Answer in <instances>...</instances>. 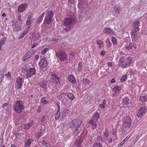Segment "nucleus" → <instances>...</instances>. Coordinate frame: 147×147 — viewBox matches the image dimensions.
<instances>
[{
    "label": "nucleus",
    "mask_w": 147,
    "mask_h": 147,
    "mask_svg": "<svg viewBox=\"0 0 147 147\" xmlns=\"http://www.w3.org/2000/svg\"><path fill=\"white\" fill-rule=\"evenodd\" d=\"M133 62L134 60L131 57L126 58L122 57L119 59V66L123 68H125L129 67L130 64Z\"/></svg>",
    "instance_id": "obj_1"
},
{
    "label": "nucleus",
    "mask_w": 147,
    "mask_h": 147,
    "mask_svg": "<svg viewBox=\"0 0 147 147\" xmlns=\"http://www.w3.org/2000/svg\"><path fill=\"white\" fill-rule=\"evenodd\" d=\"M24 104L23 101L18 100L14 107V110L18 113L22 112L24 109Z\"/></svg>",
    "instance_id": "obj_2"
},
{
    "label": "nucleus",
    "mask_w": 147,
    "mask_h": 147,
    "mask_svg": "<svg viewBox=\"0 0 147 147\" xmlns=\"http://www.w3.org/2000/svg\"><path fill=\"white\" fill-rule=\"evenodd\" d=\"M55 55L61 61H64L67 58V55L65 51L63 50H61L58 52L56 51Z\"/></svg>",
    "instance_id": "obj_3"
},
{
    "label": "nucleus",
    "mask_w": 147,
    "mask_h": 147,
    "mask_svg": "<svg viewBox=\"0 0 147 147\" xmlns=\"http://www.w3.org/2000/svg\"><path fill=\"white\" fill-rule=\"evenodd\" d=\"M77 22V19L73 17L66 18L63 20L64 25L65 27L70 26L73 24L76 23Z\"/></svg>",
    "instance_id": "obj_4"
},
{
    "label": "nucleus",
    "mask_w": 147,
    "mask_h": 147,
    "mask_svg": "<svg viewBox=\"0 0 147 147\" xmlns=\"http://www.w3.org/2000/svg\"><path fill=\"white\" fill-rule=\"evenodd\" d=\"M109 133L108 131L106 130L104 132L101 140H106L109 144H110L112 142L113 139L112 138L109 137Z\"/></svg>",
    "instance_id": "obj_5"
},
{
    "label": "nucleus",
    "mask_w": 147,
    "mask_h": 147,
    "mask_svg": "<svg viewBox=\"0 0 147 147\" xmlns=\"http://www.w3.org/2000/svg\"><path fill=\"white\" fill-rule=\"evenodd\" d=\"M53 13L50 11H47L45 19V22L47 24H50L52 20Z\"/></svg>",
    "instance_id": "obj_6"
},
{
    "label": "nucleus",
    "mask_w": 147,
    "mask_h": 147,
    "mask_svg": "<svg viewBox=\"0 0 147 147\" xmlns=\"http://www.w3.org/2000/svg\"><path fill=\"white\" fill-rule=\"evenodd\" d=\"M51 79L54 82H55L57 84L59 85L60 84L61 79L54 71L51 73Z\"/></svg>",
    "instance_id": "obj_7"
},
{
    "label": "nucleus",
    "mask_w": 147,
    "mask_h": 147,
    "mask_svg": "<svg viewBox=\"0 0 147 147\" xmlns=\"http://www.w3.org/2000/svg\"><path fill=\"white\" fill-rule=\"evenodd\" d=\"M36 51L34 50H30L28 51L23 57L22 60L24 61L32 56Z\"/></svg>",
    "instance_id": "obj_8"
},
{
    "label": "nucleus",
    "mask_w": 147,
    "mask_h": 147,
    "mask_svg": "<svg viewBox=\"0 0 147 147\" xmlns=\"http://www.w3.org/2000/svg\"><path fill=\"white\" fill-rule=\"evenodd\" d=\"M82 122V120L78 118H76L72 120V122L70 123V126L72 127L79 125H81Z\"/></svg>",
    "instance_id": "obj_9"
},
{
    "label": "nucleus",
    "mask_w": 147,
    "mask_h": 147,
    "mask_svg": "<svg viewBox=\"0 0 147 147\" xmlns=\"http://www.w3.org/2000/svg\"><path fill=\"white\" fill-rule=\"evenodd\" d=\"M24 81V80L20 77L17 78L16 80V87L17 89H21L23 86V83Z\"/></svg>",
    "instance_id": "obj_10"
},
{
    "label": "nucleus",
    "mask_w": 147,
    "mask_h": 147,
    "mask_svg": "<svg viewBox=\"0 0 147 147\" xmlns=\"http://www.w3.org/2000/svg\"><path fill=\"white\" fill-rule=\"evenodd\" d=\"M48 64L47 61L44 58L41 59L38 63L40 68L42 69L46 67L47 66Z\"/></svg>",
    "instance_id": "obj_11"
},
{
    "label": "nucleus",
    "mask_w": 147,
    "mask_h": 147,
    "mask_svg": "<svg viewBox=\"0 0 147 147\" xmlns=\"http://www.w3.org/2000/svg\"><path fill=\"white\" fill-rule=\"evenodd\" d=\"M28 7L26 3H22L20 4L18 7V10L20 13H22Z\"/></svg>",
    "instance_id": "obj_12"
},
{
    "label": "nucleus",
    "mask_w": 147,
    "mask_h": 147,
    "mask_svg": "<svg viewBox=\"0 0 147 147\" xmlns=\"http://www.w3.org/2000/svg\"><path fill=\"white\" fill-rule=\"evenodd\" d=\"M36 72V70L34 68H30L27 71L26 74L27 78L31 77L35 74Z\"/></svg>",
    "instance_id": "obj_13"
},
{
    "label": "nucleus",
    "mask_w": 147,
    "mask_h": 147,
    "mask_svg": "<svg viewBox=\"0 0 147 147\" xmlns=\"http://www.w3.org/2000/svg\"><path fill=\"white\" fill-rule=\"evenodd\" d=\"M121 88L120 86H115L113 89V91L115 92V93L113 94V96H117L121 91Z\"/></svg>",
    "instance_id": "obj_14"
},
{
    "label": "nucleus",
    "mask_w": 147,
    "mask_h": 147,
    "mask_svg": "<svg viewBox=\"0 0 147 147\" xmlns=\"http://www.w3.org/2000/svg\"><path fill=\"white\" fill-rule=\"evenodd\" d=\"M146 112V108L144 107H142L140 108L137 113V116L138 117H141L145 114Z\"/></svg>",
    "instance_id": "obj_15"
},
{
    "label": "nucleus",
    "mask_w": 147,
    "mask_h": 147,
    "mask_svg": "<svg viewBox=\"0 0 147 147\" xmlns=\"http://www.w3.org/2000/svg\"><path fill=\"white\" fill-rule=\"evenodd\" d=\"M131 123H123L122 127L125 130L129 129L131 126Z\"/></svg>",
    "instance_id": "obj_16"
},
{
    "label": "nucleus",
    "mask_w": 147,
    "mask_h": 147,
    "mask_svg": "<svg viewBox=\"0 0 147 147\" xmlns=\"http://www.w3.org/2000/svg\"><path fill=\"white\" fill-rule=\"evenodd\" d=\"M140 23V21H135L134 23L133 27L136 32H138L140 30V29L138 28Z\"/></svg>",
    "instance_id": "obj_17"
},
{
    "label": "nucleus",
    "mask_w": 147,
    "mask_h": 147,
    "mask_svg": "<svg viewBox=\"0 0 147 147\" xmlns=\"http://www.w3.org/2000/svg\"><path fill=\"white\" fill-rule=\"evenodd\" d=\"M137 46L134 43H130L128 46H127L125 48L130 50L134 49L137 48Z\"/></svg>",
    "instance_id": "obj_18"
},
{
    "label": "nucleus",
    "mask_w": 147,
    "mask_h": 147,
    "mask_svg": "<svg viewBox=\"0 0 147 147\" xmlns=\"http://www.w3.org/2000/svg\"><path fill=\"white\" fill-rule=\"evenodd\" d=\"M68 80L71 82L73 84H74L76 83V79L74 76L72 75H69L68 76Z\"/></svg>",
    "instance_id": "obj_19"
},
{
    "label": "nucleus",
    "mask_w": 147,
    "mask_h": 147,
    "mask_svg": "<svg viewBox=\"0 0 147 147\" xmlns=\"http://www.w3.org/2000/svg\"><path fill=\"white\" fill-rule=\"evenodd\" d=\"M123 123H131V118L129 116H125L122 120Z\"/></svg>",
    "instance_id": "obj_20"
},
{
    "label": "nucleus",
    "mask_w": 147,
    "mask_h": 147,
    "mask_svg": "<svg viewBox=\"0 0 147 147\" xmlns=\"http://www.w3.org/2000/svg\"><path fill=\"white\" fill-rule=\"evenodd\" d=\"M103 32L108 34H113L114 33L113 31L109 28H105L103 30Z\"/></svg>",
    "instance_id": "obj_21"
},
{
    "label": "nucleus",
    "mask_w": 147,
    "mask_h": 147,
    "mask_svg": "<svg viewBox=\"0 0 147 147\" xmlns=\"http://www.w3.org/2000/svg\"><path fill=\"white\" fill-rule=\"evenodd\" d=\"M99 118V115L98 113L95 112L94 113V115L92 118V120L95 122H97L98 119Z\"/></svg>",
    "instance_id": "obj_22"
},
{
    "label": "nucleus",
    "mask_w": 147,
    "mask_h": 147,
    "mask_svg": "<svg viewBox=\"0 0 147 147\" xmlns=\"http://www.w3.org/2000/svg\"><path fill=\"white\" fill-rule=\"evenodd\" d=\"M33 125V122L31 121L30 123L24 125V128L25 129H28L30 128Z\"/></svg>",
    "instance_id": "obj_23"
},
{
    "label": "nucleus",
    "mask_w": 147,
    "mask_h": 147,
    "mask_svg": "<svg viewBox=\"0 0 147 147\" xmlns=\"http://www.w3.org/2000/svg\"><path fill=\"white\" fill-rule=\"evenodd\" d=\"M82 125H79L76 126L75 129L74 130V134L77 135V134L81 131L82 128Z\"/></svg>",
    "instance_id": "obj_24"
},
{
    "label": "nucleus",
    "mask_w": 147,
    "mask_h": 147,
    "mask_svg": "<svg viewBox=\"0 0 147 147\" xmlns=\"http://www.w3.org/2000/svg\"><path fill=\"white\" fill-rule=\"evenodd\" d=\"M69 109H66L63 111L62 112V115L61 117L63 119L64 117L66 116L69 113Z\"/></svg>",
    "instance_id": "obj_25"
},
{
    "label": "nucleus",
    "mask_w": 147,
    "mask_h": 147,
    "mask_svg": "<svg viewBox=\"0 0 147 147\" xmlns=\"http://www.w3.org/2000/svg\"><path fill=\"white\" fill-rule=\"evenodd\" d=\"M44 134V131L42 130H40L37 134V138L39 139Z\"/></svg>",
    "instance_id": "obj_26"
},
{
    "label": "nucleus",
    "mask_w": 147,
    "mask_h": 147,
    "mask_svg": "<svg viewBox=\"0 0 147 147\" xmlns=\"http://www.w3.org/2000/svg\"><path fill=\"white\" fill-rule=\"evenodd\" d=\"M106 101L104 99L102 101V103H100L99 104V106L101 108H104L106 106Z\"/></svg>",
    "instance_id": "obj_27"
},
{
    "label": "nucleus",
    "mask_w": 147,
    "mask_h": 147,
    "mask_svg": "<svg viewBox=\"0 0 147 147\" xmlns=\"http://www.w3.org/2000/svg\"><path fill=\"white\" fill-rule=\"evenodd\" d=\"M139 100L142 102L147 101V96L146 95L141 96Z\"/></svg>",
    "instance_id": "obj_28"
},
{
    "label": "nucleus",
    "mask_w": 147,
    "mask_h": 147,
    "mask_svg": "<svg viewBox=\"0 0 147 147\" xmlns=\"http://www.w3.org/2000/svg\"><path fill=\"white\" fill-rule=\"evenodd\" d=\"M32 143V140L31 139H28L25 144V146L26 147H29L30 146Z\"/></svg>",
    "instance_id": "obj_29"
},
{
    "label": "nucleus",
    "mask_w": 147,
    "mask_h": 147,
    "mask_svg": "<svg viewBox=\"0 0 147 147\" xmlns=\"http://www.w3.org/2000/svg\"><path fill=\"white\" fill-rule=\"evenodd\" d=\"M83 83L85 86L88 85L90 84V81L88 79H83L82 81Z\"/></svg>",
    "instance_id": "obj_30"
},
{
    "label": "nucleus",
    "mask_w": 147,
    "mask_h": 147,
    "mask_svg": "<svg viewBox=\"0 0 147 147\" xmlns=\"http://www.w3.org/2000/svg\"><path fill=\"white\" fill-rule=\"evenodd\" d=\"M67 95L68 98L70 99L71 101H72L75 99V96L73 94L71 93H68Z\"/></svg>",
    "instance_id": "obj_31"
},
{
    "label": "nucleus",
    "mask_w": 147,
    "mask_h": 147,
    "mask_svg": "<svg viewBox=\"0 0 147 147\" xmlns=\"http://www.w3.org/2000/svg\"><path fill=\"white\" fill-rule=\"evenodd\" d=\"M129 99L127 97H125L123 98L122 101V102L126 105H128L129 104Z\"/></svg>",
    "instance_id": "obj_32"
},
{
    "label": "nucleus",
    "mask_w": 147,
    "mask_h": 147,
    "mask_svg": "<svg viewBox=\"0 0 147 147\" xmlns=\"http://www.w3.org/2000/svg\"><path fill=\"white\" fill-rule=\"evenodd\" d=\"M7 38L4 37L0 41V46H2L5 44Z\"/></svg>",
    "instance_id": "obj_33"
},
{
    "label": "nucleus",
    "mask_w": 147,
    "mask_h": 147,
    "mask_svg": "<svg viewBox=\"0 0 147 147\" xmlns=\"http://www.w3.org/2000/svg\"><path fill=\"white\" fill-rule=\"evenodd\" d=\"M96 122H95L94 120L92 119L89 121V123L92 125L95 128L97 126Z\"/></svg>",
    "instance_id": "obj_34"
},
{
    "label": "nucleus",
    "mask_w": 147,
    "mask_h": 147,
    "mask_svg": "<svg viewBox=\"0 0 147 147\" xmlns=\"http://www.w3.org/2000/svg\"><path fill=\"white\" fill-rule=\"evenodd\" d=\"M60 116V112L59 110H57L55 115V119H58Z\"/></svg>",
    "instance_id": "obj_35"
},
{
    "label": "nucleus",
    "mask_w": 147,
    "mask_h": 147,
    "mask_svg": "<svg viewBox=\"0 0 147 147\" xmlns=\"http://www.w3.org/2000/svg\"><path fill=\"white\" fill-rule=\"evenodd\" d=\"M97 44H98L99 46V47L100 49H101L102 47H103V46L102 45V44H103V42L101 40H97Z\"/></svg>",
    "instance_id": "obj_36"
},
{
    "label": "nucleus",
    "mask_w": 147,
    "mask_h": 147,
    "mask_svg": "<svg viewBox=\"0 0 147 147\" xmlns=\"http://www.w3.org/2000/svg\"><path fill=\"white\" fill-rule=\"evenodd\" d=\"M44 15L45 13H42V14L39 17L38 20L37 21V22L39 23L41 22L43 19Z\"/></svg>",
    "instance_id": "obj_37"
},
{
    "label": "nucleus",
    "mask_w": 147,
    "mask_h": 147,
    "mask_svg": "<svg viewBox=\"0 0 147 147\" xmlns=\"http://www.w3.org/2000/svg\"><path fill=\"white\" fill-rule=\"evenodd\" d=\"M130 34L132 36V38H134L135 36H137V34L134 30H133L131 32Z\"/></svg>",
    "instance_id": "obj_38"
},
{
    "label": "nucleus",
    "mask_w": 147,
    "mask_h": 147,
    "mask_svg": "<svg viewBox=\"0 0 147 147\" xmlns=\"http://www.w3.org/2000/svg\"><path fill=\"white\" fill-rule=\"evenodd\" d=\"M45 97H43L41 99L40 101L42 104H46L49 102L45 100Z\"/></svg>",
    "instance_id": "obj_39"
},
{
    "label": "nucleus",
    "mask_w": 147,
    "mask_h": 147,
    "mask_svg": "<svg viewBox=\"0 0 147 147\" xmlns=\"http://www.w3.org/2000/svg\"><path fill=\"white\" fill-rule=\"evenodd\" d=\"M92 147H102V146L100 143H96L92 145Z\"/></svg>",
    "instance_id": "obj_40"
},
{
    "label": "nucleus",
    "mask_w": 147,
    "mask_h": 147,
    "mask_svg": "<svg viewBox=\"0 0 147 147\" xmlns=\"http://www.w3.org/2000/svg\"><path fill=\"white\" fill-rule=\"evenodd\" d=\"M84 141V140L82 139H81L78 140L77 141V144L78 145L80 146L82 144V142Z\"/></svg>",
    "instance_id": "obj_41"
},
{
    "label": "nucleus",
    "mask_w": 147,
    "mask_h": 147,
    "mask_svg": "<svg viewBox=\"0 0 147 147\" xmlns=\"http://www.w3.org/2000/svg\"><path fill=\"white\" fill-rule=\"evenodd\" d=\"M31 24V21L28 20H27L26 22V25L27 26V28H28V29H29L30 27Z\"/></svg>",
    "instance_id": "obj_42"
},
{
    "label": "nucleus",
    "mask_w": 147,
    "mask_h": 147,
    "mask_svg": "<svg viewBox=\"0 0 147 147\" xmlns=\"http://www.w3.org/2000/svg\"><path fill=\"white\" fill-rule=\"evenodd\" d=\"M112 41L113 44L114 45H116L117 44V41L116 39L114 37H112Z\"/></svg>",
    "instance_id": "obj_43"
},
{
    "label": "nucleus",
    "mask_w": 147,
    "mask_h": 147,
    "mask_svg": "<svg viewBox=\"0 0 147 147\" xmlns=\"http://www.w3.org/2000/svg\"><path fill=\"white\" fill-rule=\"evenodd\" d=\"M127 76L126 75H124L121 79V81L122 82H124L126 79Z\"/></svg>",
    "instance_id": "obj_44"
},
{
    "label": "nucleus",
    "mask_w": 147,
    "mask_h": 147,
    "mask_svg": "<svg viewBox=\"0 0 147 147\" xmlns=\"http://www.w3.org/2000/svg\"><path fill=\"white\" fill-rule=\"evenodd\" d=\"M49 50V49L47 48L45 49L42 51L41 52V54L42 55L45 54Z\"/></svg>",
    "instance_id": "obj_45"
},
{
    "label": "nucleus",
    "mask_w": 147,
    "mask_h": 147,
    "mask_svg": "<svg viewBox=\"0 0 147 147\" xmlns=\"http://www.w3.org/2000/svg\"><path fill=\"white\" fill-rule=\"evenodd\" d=\"M115 12L116 13L119 14L120 13V10L119 7H116L115 9Z\"/></svg>",
    "instance_id": "obj_46"
},
{
    "label": "nucleus",
    "mask_w": 147,
    "mask_h": 147,
    "mask_svg": "<svg viewBox=\"0 0 147 147\" xmlns=\"http://www.w3.org/2000/svg\"><path fill=\"white\" fill-rule=\"evenodd\" d=\"M33 15L32 14H30L27 19L28 20L31 21L32 20V18L33 17Z\"/></svg>",
    "instance_id": "obj_47"
},
{
    "label": "nucleus",
    "mask_w": 147,
    "mask_h": 147,
    "mask_svg": "<svg viewBox=\"0 0 147 147\" xmlns=\"http://www.w3.org/2000/svg\"><path fill=\"white\" fill-rule=\"evenodd\" d=\"M45 117L44 115L42 116V117L41 118L40 121L42 123H43L45 120Z\"/></svg>",
    "instance_id": "obj_48"
},
{
    "label": "nucleus",
    "mask_w": 147,
    "mask_h": 147,
    "mask_svg": "<svg viewBox=\"0 0 147 147\" xmlns=\"http://www.w3.org/2000/svg\"><path fill=\"white\" fill-rule=\"evenodd\" d=\"M5 75L9 78H11V73L10 72H8L7 74H5Z\"/></svg>",
    "instance_id": "obj_49"
},
{
    "label": "nucleus",
    "mask_w": 147,
    "mask_h": 147,
    "mask_svg": "<svg viewBox=\"0 0 147 147\" xmlns=\"http://www.w3.org/2000/svg\"><path fill=\"white\" fill-rule=\"evenodd\" d=\"M126 142V140L124 139L119 144V145H121V146L123 144Z\"/></svg>",
    "instance_id": "obj_50"
},
{
    "label": "nucleus",
    "mask_w": 147,
    "mask_h": 147,
    "mask_svg": "<svg viewBox=\"0 0 147 147\" xmlns=\"http://www.w3.org/2000/svg\"><path fill=\"white\" fill-rule=\"evenodd\" d=\"M25 35H24V34L23 33H22L20 36H19L18 37V38L19 39H20L21 38H23L24 36H25Z\"/></svg>",
    "instance_id": "obj_51"
},
{
    "label": "nucleus",
    "mask_w": 147,
    "mask_h": 147,
    "mask_svg": "<svg viewBox=\"0 0 147 147\" xmlns=\"http://www.w3.org/2000/svg\"><path fill=\"white\" fill-rule=\"evenodd\" d=\"M4 76L3 74H0V81H2L3 79L4 78Z\"/></svg>",
    "instance_id": "obj_52"
},
{
    "label": "nucleus",
    "mask_w": 147,
    "mask_h": 147,
    "mask_svg": "<svg viewBox=\"0 0 147 147\" xmlns=\"http://www.w3.org/2000/svg\"><path fill=\"white\" fill-rule=\"evenodd\" d=\"M29 29H28V28L27 29L25 30L24 32L23 33L25 35L27 34L29 31Z\"/></svg>",
    "instance_id": "obj_53"
},
{
    "label": "nucleus",
    "mask_w": 147,
    "mask_h": 147,
    "mask_svg": "<svg viewBox=\"0 0 147 147\" xmlns=\"http://www.w3.org/2000/svg\"><path fill=\"white\" fill-rule=\"evenodd\" d=\"M111 46H112V43L110 42V41L109 40V41L108 42V45H107V47H110Z\"/></svg>",
    "instance_id": "obj_54"
},
{
    "label": "nucleus",
    "mask_w": 147,
    "mask_h": 147,
    "mask_svg": "<svg viewBox=\"0 0 147 147\" xmlns=\"http://www.w3.org/2000/svg\"><path fill=\"white\" fill-rule=\"evenodd\" d=\"M18 18L20 22L21 21L22 16L21 15H18Z\"/></svg>",
    "instance_id": "obj_55"
},
{
    "label": "nucleus",
    "mask_w": 147,
    "mask_h": 147,
    "mask_svg": "<svg viewBox=\"0 0 147 147\" xmlns=\"http://www.w3.org/2000/svg\"><path fill=\"white\" fill-rule=\"evenodd\" d=\"M8 104L7 103H4L3 105V107L4 108L6 107L8 105Z\"/></svg>",
    "instance_id": "obj_56"
},
{
    "label": "nucleus",
    "mask_w": 147,
    "mask_h": 147,
    "mask_svg": "<svg viewBox=\"0 0 147 147\" xmlns=\"http://www.w3.org/2000/svg\"><path fill=\"white\" fill-rule=\"evenodd\" d=\"M105 51H102L101 52V55L102 56H103L105 55Z\"/></svg>",
    "instance_id": "obj_57"
},
{
    "label": "nucleus",
    "mask_w": 147,
    "mask_h": 147,
    "mask_svg": "<svg viewBox=\"0 0 147 147\" xmlns=\"http://www.w3.org/2000/svg\"><path fill=\"white\" fill-rule=\"evenodd\" d=\"M108 65L109 66L111 67L112 66L113 64L111 62H109L108 63Z\"/></svg>",
    "instance_id": "obj_58"
},
{
    "label": "nucleus",
    "mask_w": 147,
    "mask_h": 147,
    "mask_svg": "<svg viewBox=\"0 0 147 147\" xmlns=\"http://www.w3.org/2000/svg\"><path fill=\"white\" fill-rule=\"evenodd\" d=\"M68 0V1H69V3L70 4H73L74 2V0Z\"/></svg>",
    "instance_id": "obj_59"
},
{
    "label": "nucleus",
    "mask_w": 147,
    "mask_h": 147,
    "mask_svg": "<svg viewBox=\"0 0 147 147\" xmlns=\"http://www.w3.org/2000/svg\"><path fill=\"white\" fill-rule=\"evenodd\" d=\"M41 110V108H40V107H39V108L37 110V112L38 113H40Z\"/></svg>",
    "instance_id": "obj_60"
},
{
    "label": "nucleus",
    "mask_w": 147,
    "mask_h": 147,
    "mask_svg": "<svg viewBox=\"0 0 147 147\" xmlns=\"http://www.w3.org/2000/svg\"><path fill=\"white\" fill-rule=\"evenodd\" d=\"M43 145L47 146V143H45L44 141H43L42 143Z\"/></svg>",
    "instance_id": "obj_61"
},
{
    "label": "nucleus",
    "mask_w": 147,
    "mask_h": 147,
    "mask_svg": "<svg viewBox=\"0 0 147 147\" xmlns=\"http://www.w3.org/2000/svg\"><path fill=\"white\" fill-rule=\"evenodd\" d=\"M130 138V136H127L124 139L127 141V140Z\"/></svg>",
    "instance_id": "obj_62"
},
{
    "label": "nucleus",
    "mask_w": 147,
    "mask_h": 147,
    "mask_svg": "<svg viewBox=\"0 0 147 147\" xmlns=\"http://www.w3.org/2000/svg\"><path fill=\"white\" fill-rule=\"evenodd\" d=\"M78 67H82V64L81 62H79L78 63Z\"/></svg>",
    "instance_id": "obj_63"
},
{
    "label": "nucleus",
    "mask_w": 147,
    "mask_h": 147,
    "mask_svg": "<svg viewBox=\"0 0 147 147\" xmlns=\"http://www.w3.org/2000/svg\"><path fill=\"white\" fill-rule=\"evenodd\" d=\"M10 147H17L14 144H11Z\"/></svg>",
    "instance_id": "obj_64"
}]
</instances>
